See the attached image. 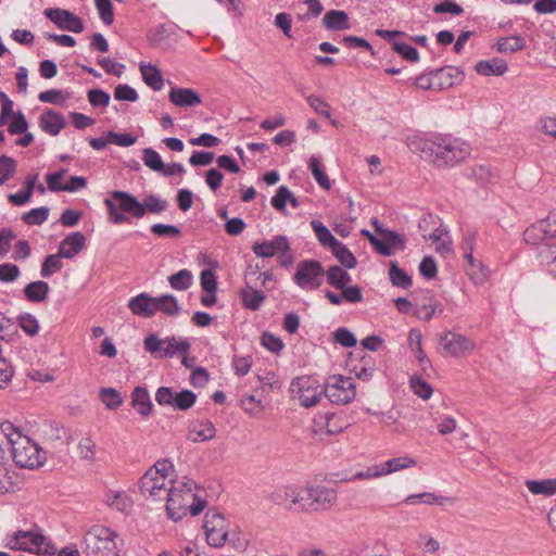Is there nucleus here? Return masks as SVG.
Returning a JSON list of instances; mask_svg holds the SVG:
<instances>
[{"label": "nucleus", "instance_id": "obj_1", "mask_svg": "<svg viewBox=\"0 0 556 556\" xmlns=\"http://www.w3.org/2000/svg\"><path fill=\"white\" fill-rule=\"evenodd\" d=\"M407 146L438 167L454 166L470 154L466 142L444 134L415 135L408 138Z\"/></svg>", "mask_w": 556, "mask_h": 556}, {"label": "nucleus", "instance_id": "obj_2", "mask_svg": "<svg viewBox=\"0 0 556 556\" xmlns=\"http://www.w3.org/2000/svg\"><path fill=\"white\" fill-rule=\"evenodd\" d=\"M110 219L115 225L130 223L132 218H143L147 212L152 214H161L168 207V202L155 194H149L144 198L143 203L139 202L136 197L127 191L114 190L110 198L104 200Z\"/></svg>", "mask_w": 556, "mask_h": 556}, {"label": "nucleus", "instance_id": "obj_3", "mask_svg": "<svg viewBox=\"0 0 556 556\" xmlns=\"http://www.w3.org/2000/svg\"><path fill=\"white\" fill-rule=\"evenodd\" d=\"M195 483L192 480L175 481L165 497L167 516L173 521H179L188 514L197 516L206 506L205 500L194 493Z\"/></svg>", "mask_w": 556, "mask_h": 556}, {"label": "nucleus", "instance_id": "obj_4", "mask_svg": "<svg viewBox=\"0 0 556 556\" xmlns=\"http://www.w3.org/2000/svg\"><path fill=\"white\" fill-rule=\"evenodd\" d=\"M123 540L109 527L94 525L84 534L81 552L85 556H119Z\"/></svg>", "mask_w": 556, "mask_h": 556}, {"label": "nucleus", "instance_id": "obj_5", "mask_svg": "<svg viewBox=\"0 0 556 556\" xmlns=\"http://www.w3.org/2000/svg\"><path fill=\"white\" fill-rule=\"evenodd\" d=\"M173 464L167 460L156 462L139 480V490L146 498L164 501L175 481L169 478Z\"/></svg>", "mask_w": 556, "mask_h": 556}, {"label": "nucleus", "instance_id": "obj_6", "mask_svg": "<svg viewBox=\"0 0 556 556\" xmlns=\"http://www.w3.org/2000/svg\"><path fill=\"white\" fill-rule=\"evenodd\" d=\"M5 546L14 551H23L31 554H43L48 552L47 538L38 527L29 530H18L7 534Z\"/></svg>", "mask_w": 556, "mask_h": 556}, {"label": "nucleus", "instance_id": "obj_7", "mask_svg": "<svg viewBox=\"0 0 556 556\" xmlns=\"http://www.w3.org/2000/svg\"><path fill=\"white\" fill-rule=\"evenodd\" d=\"M12 457L20 468L34 469L42 466L46 462L45 453L37 443L30 438L18 434L15 441H12Z\"/></svg>", "mask_w": 556, "mask_h": 556}, {"label": "nucleus", "instance_id": "obj_8", "mask_svg": "<svg viewBox=\"0 0 556 556\" xmlns=\"http://www.w3.org/2000/svg\"><path fill=\"white\" fill-rule=\"evenodd\" d=\"M143 346L154 358L162 359L170 358L175 354H188L190 342L187 339L177 341L175 337L161 339L157 334L150 333L144 338Z\"/></svg>", "mask_w": 556, "mask_h": 556}, {"label": "nucleus", "instance_id": "obj_9", "mask_svg": "<svg viewBox=\"0 0 556 556\" xmlns=\"http://www.w3.org/2000/svg\"><path fill=\"white\" fill-rule=\"evenodd\" d=\"M303 494V511L327 510L337 502V491L320 484L306 485Z\"/></svg>", "mask_w": 556, "mask_h": 556}, {"label": "nucleus", "instance_id": "obj_10", "mask_svg": "<svg viewBox=\"0 0 556 556\" xmlns=\"http://www.w3.org/2000/svg\"><path fill=\"white\" fill-rule=\"evenodd\" d=\"M290 392L293 399H298L304 407L315 406L324 394L318 381L311 376H301L292 380Z\"/></svg>", "mask_w": 556, "mask_h": 556}, {"label": "nucleus", "instance_id": "obj_11", "mask_svg": "<svg viewBox=\"0 0 556 556\" xmlns=\"http://www.w3.org/2000/svg\"><path fill=\"white\" fill-rule=\"evenodd\" d=\"M324 394L331 403L345 405L356 395L354 380L341 375L330 376L324 386Z\"/></svg>", "mask_w": 556, "mask_h": 556}, {"label": "nucleus", "instance_id": "obj_12", "mask_svg": "<svg viewBox=\"0 0 556 556\" xmlns=\"http://www.w3.org/2000/svg\"><path fill=\"white\" fill-rule=\"evenodd\" d=\"M325 273L320 262L304 260L298 264L293 280L303 290H315L321 286Z\"/></svg>", "mask_w": 556, "mask_h": 556}, {"label": "nucleus", "instance_id": "obj_13", "mask_svg": "<svg viewBox=\"0 0 556 556\" xmlns=\"http://www.w3.org/2000/svg\"><path fill=\"white\" fill-rule=\"evenodd\" d=\"M230 526L224 515L208 510L204 516L203 529L211 546L222 547L226 544L227 529Z\"/></svg>", "mask_w": 556, "mask_h": 556}, {"label": "nucleus", "instance_id": "obj_14", "mask_svg": "<svg viewBox=\"0 0 556 556\" xmlns=\"http://www.w3.org/2000/svg\"><path fill=\"white\" fill-rule=\"evenodd\" d=\"M553 238H556V210L546 218L529 226L523 232V239L528 244H539Z\"/></svg>", "mask_w": 556, "mask_h": 556}, {"label": "nucleus", "instance_id": "obj_15", "mask_svg": "<svg viewBox=\"0 0 556 556\" xmlns=\"http://www.w3.org/2000/svg\"><path fill=\"white\" fill-rule=\"evenodd\" d=\"M440 345L444 354L453 357H462L475 349V342L467 337L451 331L440 338Z\"/></svg>", "mask_w": 556, "mask_h": 556}, {"label": "nucleus", "instance_id": "obj_16", "mask_svg": "<svg viewBox=\"0 0 556 556\" xmlns=\"http://www.w3.org/2000/svg\"><path fill=\"white\" fill-rule=\"evenodd\" d=\"M43 14L60 29L73 33H81L84 30L81 20L71 11L59 8H49L45 10Z\"/></svg>", "mask_w": 556, "mask_h": 556}, {"label": "nucleus", "instance_id": "obj_17", "mask_svg": "<svg viewBox=\"0 0 556 556\" xmlns=\"http://www.w3.org/2000/svg\"><path fill=\"white\" fill-rule=\"evenodd\" d=\"M257 274V268L249 266L244 274L245 288L240 291V298L245 308L251 311H257L266 300V295L263 291L256 290L251 286V277Z\"/></svg>", "mask_w": 556, "mask_h": 556}, {"label": "nucleus", "instance_id": "obj_18", "mask_svg": "<svg viewBox=\"0 0 556 556\" xmlns=\"http://www.w3.org/2000/svg\"><path fill=\"white\" fill-rule=\"evenodd\" d=\"M303 495V488L282 485L271 493V501L277 505H286L290 502L288 506L289 510H301Z\"/></svg>", "mask_w": 556, "mask_h": 556}, {"label": "nucleus", "instance_id": "obj_19", "mask_svg": "<svg viewBox=\"0 0 556 556\" xmlns=\"http://www.w3.org/2000/svg\"><path fill=\"white\" fill-rule=\"evenodd\" d=\"M253 253L258 257H273L281 252L290 251V243L286 236H275L270 241L255 242Z\"/></svg>", "mask_w": 556, "mask_h": 556}, {"label": "nucleus", "instance_id": "obj_20", "mask_svg": "<svg viewBox=\"0 0 556 556\" xmlns=\"http://www.w3.org/2000/svg\"><path fill=\"white\" fill-rule=\"evenodd\" d=\"M472 238H465L462 244V249L465 251V258L468 262L467 274L475 281V283H482L486 279V270L481 262L477 261L472 256Z\"/></svg>", "mask_w": 556, "mask_h": 556}, {"label": "nucleus", "instance_id": "obj_21", "mask_svg": "<svg viewBox=\"0 0 556 556\" xmlns=\"http://www.w3.org/2000/svg\"><path fill=\"white\" fill-rule=\"evenodd\" d=\"M168 98L178 108H193L202 103L201 96L191 88L173 87Z\"/></svg>", "mask_w": 556, "mask_h": 556}, {"label": "nucleus", "instance_id": "obj_22", "mask_svg": "<svg viewBox=\"0 0 556 556\" xmlns=\"http://www.w3.org/2000/svg\"><path fill=\"white\" fill-rule=\"evenodd\" d=\"M65 125L66 122L63 114L51 109L46 110L39 117V126L45 132L51 136L59 135Z\"/></svg>", "mask_w": 556, "mask_h": 556}, {"label": "nucleus", "instance_id": "obj_23", "mask_svg": "<svg viewBox=\"0 0 556 556\" xmlns=\"http://www.w3.org/2000/svg\"><path fill=\"white\" fill-rule=\"evenodd\" d=\"M86 244V237L80 231H75L66 236L60 245V255L64 258H73Z\"/></svg>", "mask_w": 556, "mask_h": 556}, {"label": "nucleus", "instance_id": "obj_24", "mask_svg": "<svg viewBox=\"0 0 556 556\" xmlns=\"http://www.w3.org/2000/svg\"><path fill=\"white\" fill-rule=\"evenodd\" d=\"M128 307L134 315L143 318L152 317L154 315L153 296L142 292L129 300Z\"/></svg>", "mask_w": 556, "mask_h": 556}, {"label": "nucleus", "instance_id": "obj_25", "mask_svg": "<svg viewBox=\"0 0 556 556\" xmlns=\"http://www.w3.org/2000/svg\"><path fill=\"white\" fill-rule=\"evenodd\" d=\"M131 406L141 416L147 417L151 414L153 404L149 392L143 387H136L131 392Z\"/></svg>", "mask_w": 556, "mask_h": 556}, {"label": "nucleus", "instance_id": "obj_26", "mask_svg": "<svg viewBox=\"0 0 556 556\" xmlns=\"http://www.w3.org/2000/svg\"><path fill=\"white\" fill-rule=\"evenodd\" d=\"M475 70L478 74L482 76H502L507 70V63L500 58H493L490 60L479 61Z\"/></svg>", "mask_w": 556, "mask_h": 556}, {"label": "nucleus", "instance_id": "obj_27", "mask_svg": "<svg viewBox=\"0 0 556 556\" xmlns=\"http://www.w3.org/2000/svg\"><path fill=\"white\" fill-rule=\"evenodd\" d=\"M323 25L329 30H345L351 27L348 14L340 10L328 11L323 17Z\"/></svg>", "mask_w": 556, "mask_h": 556}, {"label": "nucleus", "instance_id": "obj_28", "mask_svg": "<svg viewBox=\"0 0 556 556\" xmlns=\"http://www.w3.org/2000/svg\"><path fill=\"white\" fill-rule=\"evenodd\" d=\"M435 90L451 88L459 78L460 73L455 67H442L433 72Z\"/></svg>", "mask_w": 556, "mask_h": 556}, {"label": "nucleus", "instance_id": "obj_29", "mask_svg": "<svg viewBox=\"0 0 556 556\" xmlns=\"http://www.w3.org/2000/svg\"><path fill=\"white\" fill-rule=\"evenodd\" d=\"M154 314L161 312L168 316H177L180 313V306L177 299L172 294H163L153 298Z\"/></svg>", "mask_w": 556, "mask_h": 556}, {"label": "nucleus", "instance_id": "obj_30", "mask_svg": "<svg viewBox=\"0 0 556 556\" xmlns=\"http://www.w3.org/2000/svg\"><path fill=\"white\" fill-rule=\"evenodd\" d=\"M50 291L49 285L43 280H37L28 283L24 288V295L30 302H42L48 298Z\"/></svg>", "mask_w": 556, "mask_h": 556}, {"label": "nucleus", "instance_id": "obj_31", "mask_svg": "<svg viewBox=\"0 0 556 556\" xmlns=\"http://www.w3.org/2000/svg\"><path fill=\"white\" fill-rule=\"evenodd\" d=\"M140 72L143 81L153 90H161L164 86V79L161 72L154 65L140 64Z\"/></svg>", "mask_w": 556, "mask_h": 556}, {"label": "nucleus", "instance_id": "obj_32", "mask_svg": "<svg viewBox=\"0 0 556 556\" xmlns=\"http://www.w3.org/2000/svg\"><path fill=\"white\" fill-rule=\"evenodd\" d=\"M325 275L328 283L339 290L352 281L351 275L338 265L330 266Z\"/></svg>", "mask_w": 556, "mask_h": 556}, {"label": "nucleus", "instance_id": "obj_33", "mask_svg": "<svg viewBox=\"0 0 556 556\" xmlns=\"http://www.w3.org/2000/svg\"><path fill=\"white\" fill-rule=\"evenodd\" d=\"M416 464H417V462L415 458L405 455V456H401V457L391 458V459L384 462L381 465L380 470L383 476V475H389V473H392V472H395V471H399L402 469H407V468L414 467V466H416Z\"/></svg>", "mask_w": 556, "mask_h": 556}, {"label": "nucleus", "instance_id": "obj_34", "mask_svg": "<svg viewBox=\"0 0 556 556\" xmlns=\"http://www.w3.org/2000/svg\"><path fill=\"white\" fill-rule=\"evenodd\" d=\"M389 278L394 287L403 289H408L413 283L412 277L400 268L396 262H391L389 265Z\"/></svg>", "mask_w": 556, "mask_h": 556}, {"label": "nucleus", "instance_id": "obj_35", "mask_svg": "<svg viewBox=\"0 0 556 556\" xmlns=\"http://www.w3.org/2000/svg\"><path fill=\"white\" fill-rule=\"evenodd\" d=\"M334 257L340 262L342 266L348 269H352L356 266L357 261L353 253L340 241L330 248Z\"/></svg>", "mask_w": 556, "mask_h": 556}, {"label": "nucleus", "instance_id": "obj_36", "mask_svg": "<svg viewBox=\"0 0 556 556\" xmlns=\"http://www.w3.org/2000/svg\"><path fill=\"white\" fill-rule=\"evenodd\" d=\"M526 485L533 494L553 495L556 493V479L527 480Z\"/></svg>", "mask_w": 556, "mask_h": 556}, {"label": "nucleus", "instance_id": "obj_37", "mask_svg": "<svg viewBox=\"0 0 556 556\" xmlns=\"http://www.w3.org/2000/svg\"><path fill=\"white\" fill-rule=\"evenodd\" d=\"M18 336L15 323L0 312V340L5 342H14Z\"/></svg>", "mask_w": 556, "mask_h": 556}, {"label": "nucleus", "instance_id": "obj_38", "mask_svg": "<svg viewBox=\"0 0 556 556\" xmlns=\"http://www.w3.org/2000/svg\"><path fill=\"white\" fill-rule=\"evenodd\" d=\"M308 167L312 172L313 177L317 181V184L321 188L329 190L331 188V182H330L329 177L325 173V170L323 168V164L319 161V159L316 156H312L308 162Z\"/></svg>", "mask_w": 556, "mask_h": 556}, {"label": "nucleus", "instance_id": "obj_39", "mask_svg": "<svg viewBox=\"0 0 556 556\" xmlns=\"http://www.w3.org/2000/svg\"><path fill=\"white\" fill-rule=\"evenodd\" d=\"M416 500H419V501H421L422 503H426V504H437V505H440V506H443L446 503H448V504H453L454 503V498L453 497H447V496H442V495H434V494H432L430 492H425V493H420V494H412V495L406 497L405 502L407 504H413V503H415Z\"/></svg>", "mask_w": 556, "mask_h": 556}, {"label": "nucleus", "instance_id": "obj_40", "mask_svg": "<svg viewBox=\"0 0 556 556\" xmlns=\"http://www.w3.org/2000/svg\"><path fill=\"white\" fill-rule=\"evenodd\" d=\"M45 437L51 444L59 442L61 445H67L70 443L67 430L59 424H51L45 431Z\"/></svg>", "mask_w": 556, "mask_h": 556}, {"label": "nucleus", "instance_id": "obj_41", "mask_svg": "<svg viewBox=\"0 0 556 556\" xmlns=\"http://www.w3.org/2000/svg\"><path fill=\"white\" fill-rule=\"evenodd\" d=\"M311 226H312L313 230L315 231L316 237L321 245L330 249L332 245H334L339 241L332 236L330 230L321 222H319L317 219H313L311 222Z\"/></svg>", "mask_w": 556, "mask_h": 556}, {"label": "nucleus", "instance_id": "obj_42", "mask_svg": "<svg viewBox=\"0 0 556 556\" xmlns=\"http://www.w3.org/2000/svg\"><path fill=\"white\" fill-rule=\"evenodd\" d=\"M100 400L108 409L114 410L123 404L121 393L113 388H102L99 392Z\"/></svg>", "mask_w": 556, "mask_h": 556}, {"label": "nucleus", "instance_id": "obj_43", "mask_svg": "<svg viewBox=\"0 0 556 556\" xmlns=\"http://www.w3.org/2000/svg\"><path fill=\"white\" fill-rule=\"evenodd\" d=\"M62 257L63 256L60 255V252L58 254L48 255L41 265V270H40L41 277L49 278L53 274L60 271L63 266V263L61 261Z\"/></svg>", "mask_w": 556, "mask_h": 556}, {"label": "nucleus", "instance_id": "obj_44", "mask_svg": "<svg viewBox=\"0 0 556 556\" xmlns=\"http://www.w3.org/2000/svg\"><path fill=\"white\" fill-rule=\"evenodd\" d=\"M471 176L481 185H488L496 177L495 172L489 164H477L471 167Z\"/></svg>", "mask_w": 556, "mask_h": 556}, {"label": "nucleus", "instance_id": "obj_45", "mask_svg": "<svg viewBox=\"0 0 556 556\" xmlns=\"http://www.w3.org/2000/svg\"><path fill=\"white\" fill-rule=\"evenodd\" d=\"M170 287L178 291L187 290L192 283V274L188 269H181L168 277Z\"/></svg>", "mask_w": 556, "mask_h": 556}, {"label": "nucleus", "instance_id": "obj_46", "mask_svg": "<svg viewBox=\"0 0 556 556\" xmlns=\"http://www.w3.org/2000/svg\"><path fill=\"white\" fill-rule=\"evenodd\" d=\"M195 401H197V395L194 392H192L190 390H182L180 392H175L174 403H173L172 407H174L176 409H180V410H187L191 406H193Z\"/></svg>", "mask_w": 556, "mask_h": 556}, {"label": "nucleus", "instance_id": "obj_47", "mask_svg": "<svg viewBox=\"0 0 556 556\" xmlns=\"http://www.w3.org/2000/svg\"><path fill=\"white\" fill-rule=\"evenodd\" d=\"M142 161L147 167L154 172L161 173L165 169V164L160 154L152 148H147L142 151Z\"/></svg>", "mask_w": 556, "mask_h": 556}, {"label": "nucleus", "instance_id": "obj_48", "mask_svg": "<svg viewBox=\"0 0 556 556\" xmlns=\"http://www.w3.org/2000/svg\"><path fill=\"white\" fill-rule=\"evenodd\" d=\"M540 257L548 273L556 277V244L545 245L540 252Z\"/></svg>", "mask_w": 556, "mask_h": 556}, {"label": "nucleus", "instance_id": "obj_49", "mask_svg": "<svg viewBox=\"0 0 556 556\" xmlns=\"http://www.w3.org/2000/svg\"><path fill=\"white\" fill-rule=\"evenodd\" d=\"M49 216V208L46 206L31 208L29 212L23 214L22 219L27 225H41Z\"/></svg>", "mask_w": 556, "mask_h": 556}, {"label": "nucleus", "instance_id": "obj_50", "mask_svg": "<svg viewBox=\"0 0 556 556\" xmlns=\"http://www.w3.org/2000/svg\"><path fill=\"white\" fill-rule=\"evenodd\" d=\"M525 47V40L519 36L502 38L497 41L496 48L498 52H516Z\"/></svg>", "mask_w": 556, "mask_h": 556}, {"label": "nucleus", "instance_id": "obj_51", "mask_svg": "<svg viewBox=\"0 0 556 556\" xmlns=\"http://www.w3.org/2000/svg\"><path fill=\"white\" fill-rule=\"evenodd\" d=\"M79 456L83 459L94 462L97 444L90 437H84L78 442Z\"/></svg>", "mask_w": 556, "mask_h": 556}, {"label": "nucleus", "instance_id": "obj_52", "mask_svg": "<svg viewBox=\"0 0 556 556\" xmlns=\"http://www.w3.org/2000/svg\"><path fill=\"white\" fill-rule=\"evenodd\" d=\"M16 170V162L14 159L1 155L0 156V186L9 180Z\"/></svg>", "mask_w": 556, "mask_h": 556}, {"label": "nucleus", "instance_id": "obj_53", "mask_svg": "<svg viewBox=\"0 0 556 556\" xmlns=\"http://www.w3.org/2000/svg\"><path fill=\"white\" fill-rule=\"evenodd\" d=\"M392 48L408 62H416L419 59L418 51L408 43L392 41Z\"/></svg>", "mask_w": 556, "mask_h": 556}, {"label": "nucleus", "instance_id": "obj_54", "mask_svg": "<svg viewBox=\"0 0 556 556\" xmlns=\"http://www.w3.org/2000/svg\"><path fill=\"white\" fill-rule=\"evenodd\" d=\"M150 230L159 237H170L177 239L182 235L181 230L174 225L154 224L151 226Z\"/></svg>", "mask_w": 556, "mask_h": 556}, {"label": "nucleus", "instance_id": "obj_55", "mask_svg": "<svg viewBox=\"0 0 556 556\" xmlns=\"http://www.w3.org/2000/svg\"><path fill=\"white\" fill-rule=\"evenodd\" d=\"M290 195V189L286 186H280L276 190V194L271 198L270 203L280 213H286V205Z\"/></svg>", "mask_w": 556, "mask_h": 556}, {"label": "nucleus", "instance_id": "obj_56", "mask_svg": "<svg viewBox=\"0 0 556 556\" xmlns=\"http://www.w3.org/2000/svg\"><path fill=\"white\" fill-rule=\"evenodd\" d=\"M101 21L111 25L114 21V13L111 0H94Z\"/></svg>", "mask_w": 556, "mask_h": 556}, {"label": "nucleus", "instance_id": "obj_57", "mask_svg": "<svg viewBox=\"0 0 556 556\" xmlns=\"http://www.w3.org/2000/svg\"><path fill=\"white\" fill-rule=\"evenodd\" d=\"M20 327L30 337L38 333L39 324L38 320L31 314H23L18 317Z\"/></svg>", "mask_w": 556, "mask_h": 556}, {"label": "nucleus", "instance_id": "obj_58", "mask_svg": "<svg viewBox=\"0 0 556 556\" xmlns=\"http://www.w3.org/2000/svg\"><path fill=\"white\" fill-rule=\"evenodd\" d=\"M108 504L119 511H127L131 507L130 498L119 492L108 495Z\"/></svg>", "mask_w": 556, "mask_h": 556}, {"label": "nucleus", "instance_id": "obj_59", "mask_svg": "<svg viewBox=\"0 0 556 556\" xmlns=\"http://www.w3.org/2000/svg\"><path fill=\"white\" fill-rule=\"evenodd\" d=\"M114 98L117 101L135 102L138 100V93L129 85H117L114 89Z\"/></svg>", "mask_w": 556, "mask_h": 556}, {"label": "nucleus", "instance_id": "obj_60", "mask_svg": "<svg viewBox=\"0 0 556 556\" xmlns=\"http://www.w3.org/2000/svg\"><path fill=\"white\" fill-rule=\"evenodd\" d=\"M410 387L414 393L424 400H428L433 392L431 386L418 377L410 379Z\"/></svg>", "mask_w": 556, "mask_h": 556}, {"label": "nucleus", "instance_id": "obj_61", "mask_svg": "<svg viewBox=\"0 0 556 556\" xmlns=\"http://www.w3.org/2000/svg\"><path fill=\"white\" fill-rule=\"evenodd\" d=\"M433 12L437 14L460 15L464 13V9L453 0H443L433 7Z\"/></svg>", "mask_w": 556, "mask_h": 556}, {"label": "nucleus", "instance_id": "obj_62", "mask_svg": "<svg viewBox=\"0 0 556 556\" xmlns=\"http://www.w3.org/2000/svg\"><path fill=\"white\" fill-rule=\"evenodd\" d=\"M200 430H193V433L195 434L192 438L193 442H203L211 440L215 437L216 430L214 425L211 421H205L200 425Z\"/></svg>", "mask_w": 556, "mask_h": 556}, {"label": "nucleus", "instance_id": "obj_63", "mask_svg": "<svg viewBox=\"0 0 556 556\" xmlns=\"http://www.w3.org/2000/svg\"><path fill=\"white\" fill-rule=\"evenodd\" d=\"M334 341L344 348L356 345L355 336L346 328H339L333 332Z\"/></svg>", "mask_w": 556, "mask_h": 556}, {"label": "nucleus", "instance_id": "obj_64", "mask_svg": "<svg viewBox=\"0 0 556 556\" xmlns=\"http://www.w3.org/2000/svg\"><path fill=\"white\" fill-rule=\"evenodd\" d=\"M261 344L265 349H267L268 351L274 352V353L280 352L285 346L282 341L278 337H276L269 332H264L262 334Z\"/></svg>", "mask_w": 556, "mask_h": 556}]
</instances>
